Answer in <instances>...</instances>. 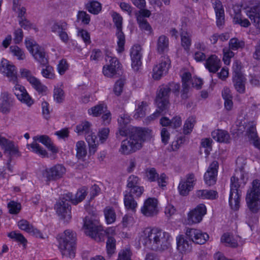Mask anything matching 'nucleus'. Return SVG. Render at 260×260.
Here are the masks:
<instances>
[{
    "instance_id": "46",
    "label": "nucleus",
    "mask_w": 260,
    "mask_h": 260,
    "mask_svg": "<svg viewBox=\"0 0 260 260\" xmlns=\"http://www.w3.org/2000/svg\"><path fill=\"white\" fill-rule=\"evenodd\" d=\"M229 47L233 50H237L240 48H243L245 46V42L236 38L231 39L229 43Z\"/></svg>"
},
{
    "instance_id": "59",
    "label": "nucleus",
    "mask_w": 260,
    "mask_h": 260,
    "mask_svg": "<svg viewBox=\"0 0 260 260\" xmlns=\"http://www.w3.org/2000/svg\"><path fill=\"white\" fill-rule=\"evenodd\" d=\"M67 24L65 22H55L51 27L52 32L57 33L60 30H67Z\"/></svg>"
},
{
    "instance_id": "35",
    "label": "nucleus",
    "mask_w": 260,
    "mask_h": 260,
    "mask_svg": "<svg viewBox=\"0 0 260 260\" xmlns=\"http://www.w3.org/2000/svg\"><path fill=\"white\" fill-rule=\"evenodd\" d=\"M220 241L221 242L224 244L226 246L235 248L238 245L237 241L233 238V236L229 233H224L223 234L221 237Z\"/></svg>"
},
{
    "instance_id": "8",
    "label": "nucleus",
    "mask_w": 260,
    "mask_h": 260,
    "mask_svg": "<svg viewBox=\"0 0 260 260\" xmlns=\"http://www.w3.org/2000/svg\"><path fill=\"white\" fill-rule=\"evenodd\" d=\"M179 84L172 83L160 87L156 98V103L161 110L169 106V94L171 90L175 92L179 91Z\"/></svg>"
},
{
    "instance_id": "14",
    "label": "nucleus",
    "mask_w": 260,
    "mask_h": 260,
    "mask_svg": "<svg viewBox=\"0 0 260 260\" xmlns=\"http://www.w3.org/2000/svg\"><path fill=\"white\" fill-rule=\"evenodd\" d=\"M207 209L205 205L200 204L194 209L191 210L187 215V221L189 224L200 222L203 216L206 214Z\"/></svg>"
},
{
    "instance_id": "18",
    "label": "nucleus",
    "mask_w": 260,
    "mask_h": 260,
    "mask_svg": "<svg viewBox=\"0 0 260 260\" xmlns=\"http://www.w3.org/2000/svg\"><path fill=\"white\" fill-rule=\"evenodd\" d=\"M218 168V162L213 161L208 167L204 175V180L209 186L214 185L217 180V175Z\"/></svg>"
},
{
    "instance_id": "17",
    "label": "nucleus",
    "mask_w": 260,
    "mask_h": 260,
    "mask_svg": "<svg viewBox=\"0 0 260 260\" xmlns=\"http://www.w3.org/2000/svg\"><path fill=\"white\" fill-rule=\"evenodd\" d=\"M196 179L193 174H189L186 176V180H181L178 186L179 193L182 196H186L191 191L195 184Z\"/></svg>"
},
{
    "instance_id": "39",
    "label": "nucleus",
    "mask_w": 260,
    "mask_h": 260,
    "mask_svg": "<svg viewBox=\"0 0 260 260\" xmlns=\"http://www.w3.org/2000/svg\"><path fill=\"white\" fill-rule=\"evenodd\" d=\"M86 140L88 144L89 154H94L97 150L98 145V143L96 141V136L88 135L86 137Z\"/></svg>"
},
{
    "instance_id": "40",
    "label": "nucleus",
    "mask_w": 260,
    "mask_h": 260,
    "mask_svg": "<svg viewBox=\"0 0 260 260\" xmlns=\"http://www.w3.org/2000/svg\"><path fill=\"white\" fill-rule=\"evenodd\" d=\"M104 212L107 224H111L115 221L116 215L114 210L112 208L107 207L104 209Z\"/></svg>"
},
{
    "instance_id": "19",
    "label": "nucleus",
    "mask_w": 260,
    "mask_h": 260,
    "mask_svg": "<svg viewBox=\"0 0 260 260\" xmlns=\"http://www.w3.org/2000/svg\"><path fill=\"white\" fill-rule=\"evenodd\" d=\"M211 3L216 15V24L218 27H220L224 23L223 6L220 0H211Z\"/></svg>"
},
{
    "instance_id": "7",
    "label": "nucleus",
    "mask_w": 260,
    "mask_h": 260,
    "mask_svg": "<svg viewBox=\"0 0 260 260\" xmlns=\"http://www.w3.org/2000/svg\"><path fill=\"white\" fill-rule=\"evenodd\" d=\"M245 200L247 208L251 213H256L260 210V181L254 180L252 186L247 190Z\"/></svg>"
},
{
    "instance_id": "51",
    "label": "nucleus",
    "mask_w": 260,
    "mask_h": 260,
    "mask_svg": "<svg viewBox=\"0 0 260 260\" xmlns=\"http://www.w3.org/2000/svg\"><path fill=\"white\" fill-rule=\"evenodd\" d=\"M27 146L28 147H30L32 152L39 154L43 157H45L47 155L46 151L36 142H32L31 144H28Z\"/></svg>"
},
{
    "instance_id": "55",
    "label": "nucleus",
    "mask_w": 260,
    "mask_h": 260,
    "mask_svg": "<svg viewBox=\"0 0 260 260\" xmlns=\"http://www.w3.org/2000/svg\"><path fill=\"white\" fill-rule=\"evenodd\" d=\"M233 21L235 24L240 25L241 26L247 27L250 25L249 21L246 18H243L240 15L237 14L234 17Z\"/></svg>"
},
{
    "instance_id": "37",
    "label": "nucleus",
    "mask_w": 260,
    "mask_h": 260,
    "mask_svg": "<svg viewBox=\"0 0 260 260\" xmlns=\"http://www.w3.org/2000/svg\"><path fill=\"white\" fill-rule=\"evenodd\" d=\"M169 46V39L164 36H160L157 42V50L158 52L161 53L168 49Z\"/></svg>"
},
{
    "instance_id": "27",
    "label": "nucleus",
    "mask_w": 260,
    "mask_h": 260,
    "mask_svg": "<svg viewBox=\"0 0 260 260\" xmlns=\"http://www.w3.org/2000/svg\"><path fill=\"white\" fill-rule=\"evenodd\" d=\"M247 133L250 142L255 148L260 150V139L258 137L255 126L251 124L247 129Z\"/></svg>"
},
{
    "instance_id": "6",
    "label": "nucleus",
    "mask_w": 260,
    "mask_h": 260,
    "mask_svg": "<svg viewBox=\"0 0 260 260\" xmlns=\"http://www.w3.org/2000/svg\"><path fill=\"white\" fill-rule=\"evenodd\" d=\"M85 233L98 242L104 241L106 234H112L114 230L112 228L104 230L102 225L97 220H92L86 217L84 220Z\"/></svg>"
},
{
    "instance_id": "62",
    "label": "nucleus",
    "mask_w": 260,
    "mask_h": 260,
    "mask_svg": "<svg viewBox=\"0 0 260 260\" xmlns=\"http://www.w3.org/2000/svg\"><path fill=\"white\" fill-rule=\"evenodd\" d=\"M231 49L225 48L223 49V60L225 64H229L230 62V59L234 56V53Z\"/></svg>"
},
{
    "instance_id": "43",
    "label": "nucleus",
    "mask_w": 260,
    "mask_h": 260,
    "mask_svg": "<svg viewBox=\"0 0 260 260\" xmlns=\"http://www.w3.org/2000/svg\"><path fill=\"white\" fill-rule=\"evenodd\" d=\"M103 73L105 76L108 78H117L122 74V73L117 71L116 69L110 68L107 64L104 66Z\"/></svg>"
},
{
    "instance_id": "10",
    "label": "nucleus",
    "mask_w": 260,
    "mask_h": 260,
    "mask_svg": "<svg viewBox=\"0 0 260 260\" xmlns=\"http://www.w3.org/2000/svg\"><path fill=\"white\" fill-rule=\"evenodd\" d=\"M73 194L69 193L63 194L55 205V209L57 214L62 219L67 220L71 218V206L70 202Z\"/></svg>"
},
{
    "instance_id": "32",
    "label": "nucleus",
    "mask_w": 260,
    "mask_h": 260,
    "mask_svg": "<svg viewBox=\"0 0 260 260\" xmlns=\"http://www.w3.org/2000/svg\"><path fill=\"white\" fill-rule=\"evenodd\" d=\"M85 8L89 13L96 15L101 11L102 5L96 1H91L85 5Z\"/></svg>"
},
{
    "instance_id": "36",
    "label": "nucleus",
    "mask_w": 260,
    "mask_h": 260,
    "mask_svg": "<svg viewBox=\"0 0 260 260\" xmlns=\"http://www.w3.org/2000/svg\"><path fill=\"white\" fill-rule=\"evenodd\" d=\"M116 36L117 38V48L118 53L122 52L124 50V44L125 43V37L122 29L117 30Z\"/></svg>"
},
{
    "instance_id": "26",
    "label": "nucleus",
    "mask_w": 260,
    "mask_h": 260,
    "mask_svg": "<svg viewBox=\"0 0 260 260\" xmlns=\"http://www.w3.org/2000/svg\"><path fill=\"white\" fill-rule=\"evenodd\" d=\"M211 136L215 140L220 143H228L230 142V136L227 131L216 129L212 132Z\"/></svg>"
},
{
    "instance_id": "53",
    "label": "nucleus",
    "mask_w": 260,
    "mask_h": 260,
    "mask_svg": "<svg viewBox=\"0 0 260 260\" xmlns=\"http://www.w3.org/2000/svg\"><path fill=\"white\" fill-rule=\"evenodd\" d=\"M45 68L43 69L41 71L42 76L47 79H53L55 78L54 69L52 67L49 65H46Z\"/></svg>"
},
{
    "instance_id": "23",
    "label": "nucleus",
    "mask_w": 260,
    "mask_h": 260,
    "mask_svg": "<svg viewBox=\"0 0 260 260\" xmlns=\"http://www.w3.org/2000/svg\"><path fill=\"white\" fill-rule=\"evenodd\" d=\"M205 67L211 73H216L221 67L220 60L216 55H211L206 60Z\"/></svg>"
},
{
    "instance_id": "5",
    "label": "nucleus",
    "mask_w": 260,
    "mask_h": 260,
    "mask_svg": "<svg viewBox=\"0 0 260 260\" xmlns=\"http://www.w3.org/2000/svg\"><path fill=\"white\" fill-rule=\"evenodd\" d=\"M57 240L62 254L73 258L75 256L77 235L71 230H67L57 236Z\"/></svg>"
},
{
    "instance_id": "12",
    "label": "nucleus",
    "mask_w": 260,
    "mask_h": 260,
    "mask_svg": "<svg viewBox=\"0 0 260 260\" xmlns=\"http://www.w3.org/2000/svg\"><path fill=\"white\" fill-rule=\"evenodd\" d=\"M171 66V60L168 56H161L159 63L153 69L152 77L155 80H159L166 75Z\"/></svg>"
},
{
    "instance_id": "4",
    "label": "nucleus",
    "mask_w": 260,
    "mask_h": 260,
    "mask_svg": "<svg viewBox=\"0 0 260 260\" xmlns=\"http://www.w3.org/2000/svg\"><path fill=\"white\" fill-rule=\"evenodd\" d=\"M146 134L147 131L142 128H132L129 137L121 142L119 152L123 155H129L140 149Z\"/></svg>"
},
{
    "instance_id": "52",
    "label": "nucleus",
    "mask_w": 260,
    "mask_h": 260,
    "mask_svg": "<svg viewBox=\"0 0 260 260\" xmlns=\"http://www.w3.org/2000/svg\"><path fill=\"white\" fill-rule=\"evenodd\" d=\"M10 50L14 56L17 57L19 60H23L25 58L23 51L17 46H11Z\"/></svg>"
},
{
    "instance_id": "13",
    "label": "nucleus",
    "mask_w": 260,
    "mask_h": 260,
    "mask_svg": "<svg viewBox=\"0 0 260 260\" xmlns=\"http://www.w3.org/2000/svg\"><path fill=\"white\" fill-rule=\"evenodd\" d=\"M246 15L253 25L260 29V1H253L246 11Z\"/></svg>"
},
{
    "instance_id": "15",
    "label": "nucleus",
    "mask_w": 260,
    "mask_h": 260,
    "mask_svg": "<svg viewBox=\"0 0 260 260\" xmlns=\"http://www.w3.org/2000/svg\"><path fill=\"white\" fill-rule=\"evenodd\" d=\"M185 234L193 243L198 244L205 243L209 239V235L206 233H204L201 230L195 229L187 228Z\"/></svg>"
},
{
    "instance_id": "25",
    "label": "nucleus",
    "mask_w": 260,
    "mask_h": 260,
    "mask_svg": "<svg viewBox=\"0 0 260 260\" xmlns=\"http://www.w3.org/2000/svg\"><path fill=\"white\" fill-rule=\"evenodd\" d=\"M35 141H39L44 144L53 153H57L58 152V148L53 144L49 137L46 135L36 136L34 137Z\"/></svg>"
},
{
    "instance_id": "44",
    "label": "nucleus",
    "mask_w": 260,
    "mask_h": 260,
    "mask_svg": "<svg viewBox=\"0 0 260 260\" xmlns=\"http://www.w3.org/2000/svg\"><path fill=\"white\" fill-rule=\"evenodd\" d=\"M87 194V188L86 187H82L77 191L75 199H73V197L70 201L73 204L76 205L82 201L85 198Z\"/></svg>"
},
{
    "instance_id": "56",
    "label": "nucleus",
    "mask_w": 260,
    "mask_h": 260,
    "mask_svg": "<svg viewBox=\"0 0 260 260\" xmlns=\"http://www.w3.org/2000/svg\"><path fill=\"white\" fill-rule=\"evenodd\" d=\"M112 17L117 30L122 29L123 20L122 16L117 12H113Z\"/></svg>"
},
{
    "instance_id": "34",
    "label": "nucleus",
    "mask_w": 260,
    "mask_h": 260,
    "mask_svg": "<svg viewBox=\"0 0 260 260\" xmlns=\"http://www.w3.org/2000/svg\"><path fill=\"white\" fill-rule=\"evenodd\" d=\"M90 123L88 121H84L76 126V130L78 133H84L85 138L87 136H95L94 134L90 131Z\"/></svg>"
},
{
    "instance_id": "33",
    "label": "nucleus",
    "mask_w": 260,
    "mask_h": 260,
    "mask_svg": "<svg viewBox=\"0 0 260 260\" xmlns=\"http://www.w3.org/2000/svg\"><path fill=\"white\" fill-rule=\"evenodd\" d=\"M29 83L39 94H45L47 90V87L43 84L39 79L35 77L34 78H31Z\"/></svg>"
},
{
    "instance_id": "24",
    "label": "nucleus",
    "mask_w": 260,
    "mask_h": 260,
    "mask_svg": "<svg viewBox=\"0 0 260 260\" xmlns=\"http://www.w3.org/2000/svg\"><path fill=\"white\" fill-rule=\"evenodd\" d=\"M0 145L4 149L5 152H8L11 156L18 152V149L12 141L9 140L0 136Z\"/></svg>"
},
{
    "instance_id": "58",
    "label": "nucleus",
    "mask_w": 260,
    "mask_h": 260,
    "mask_svg": "<svg viewBox=\"0 0 260 260\" xmlns=\"http://www.w3.org/2000/svg\"><path fill=\"white\" fill-rule=\"evenodd\" d=\"M53 97L54 100L58 103H62L64 100V92L60 88H55L54 89Z\"/></svg>"
},
{
    "instance_id": "47",
    "label": "nucleus",
    "mask_w": 260,
    "mask_h": 260,
    "mask_svg": "<svg viewBox=\"0 0 260 260\" xmlns=\"http://www.w3.org/2000/svg\"><path fill=\"white\" fill-rule=\"evenodd\" d=\"M145 177L150 182H155L158 178V174L154 168H148L145 170Z\"/></svg>"
},
{
    "instance_id": "11",
    "label": "nucleus",
    "mask_w": 260,
    "mask_h": 260,
    "mask_svg": "<svg viewBox=\"0 0 260 260\" xmlns=\"http://www.w3.org/2000/svg\"><path fill=\"white\" fill-rule=\"evenodd\" d=\"M66 172V169L62 165L57 164L44 170L43 176L47 182L56 181L61 178Z\"/></svg>"
},
{
    "instance_id": "64",
    "label": "nucleus",
    "mask_w": 260,
    "mask_h": 260,
    "mask_svg": "<svg viewBox=\"0 0 260 260\" xmlns=\"http://www.w3.org/2000/svg\"><path fill=\"white\" fill-rule=\"evenodd\" d=\"M18 226L21 230L29 233L32 229V225L26 220L22 219L18 221Z\"/></svg>"
},
{
    "instance_id": "38",
    "label": "nucleus",
    "mask_w": 260,
    "mask_h": 260,
    "mask_svg": "<svg viewBox=\"0 0 260 260\" xmlns=\"http://www.w3.org/2000/svg\"><path fill=\"white\" fill-rule=\"evenodd\" d=\"M148 104L145 101L140 102L135 109L134 117L135 119L143 117L146 115V108Z\"/></svg>"
},
{
    "instance_id": "16",
    "label": "nucleus",
    "mask_w": 260,
    "mask_h": 260,
    "mask_svg": "<svg viewBox=\"0 0 260 260\" xmlns=\"http://www.w3.org/2000/svg\"><path fill=\"white\" fill-rule=\"evenodd\" d=\"M158 201L155 198H149L147 199L141 207V213L147 217H152L158 213Z\"/></svg>"
},
{
    "instance_id": "41",
    "label": "nucleus",
    "mask_w": 260,
    "mask_h": 260,
    "mask_svg": "<svg viewBox=\"0 0 260 260\" xmlns=\"http://www.w3.org/2000/svg\"><path fill=\"white\" fill-rule=\"evenodd\" d=\"M107 110V106L104 104H98L88 110V113L94 116H100Z\"/></svg>"
},
{
    "instance_id": "31",
    "label": "nucleus",
    "mask_w": 260,
    "mask_h": 260,
    "mask_svg": "<svg viewBox=\"0 0 260 260\" xmlns=\"http://www.w3.org/2000/svg\"><path fill=\"white\" fill-rule=\"evenodd\" d=\"M180 37L182 46L186 51H188L191 44V35L186 30L181 29Z\"/></svg>"
},
{
    "instance_id": "2",
    "label": "nucleus",
    "mask_w": 260,
    "mask_h": 260,
    "mask_svg": "<svg viewBox=\"0 0 260 260\" xmlns=\"http://www.w3.org/2000/svg\"><path fill=\"white\" fill-rule=\"evenodd\" d=\"M0 71L9 78V81L15 84L13 92L17 99L28 107L34 104V100L27 92L25 87L18 84L17 73L16 67L7 60H2L0 66Z\"/></svg>"
},
{
    "instance_id": "42",
    "label": "nucleus",
    "mask_w": 260,
    "mask_h": 260,
    "mask_svg": "<svg viewBox=\"0 0 260 260\" xmlns=\"http://www.w3.org/2000/svg\"><path fill=\"white\" fill-rule=\"evenodd\" d=\"M76 156L79 159H82L87 154L85 143L83 141H78L76 143Z\"/></svg>"
},
{
    "instance_id": "54",
    "label": "nucleus",
    "mask_w": 260,
    "mask_h": 260,
    "mask_svg": "<svg viewBox=\"0 0 260 260\" xmlns=\"http://www.w3.org/2000/svg\"><path fill=\"white\" fill-rule=\"evenodd\" d=\"M108 57L110 58V59L109 60V64H108L107 65L109 66L110 68H112L113 69H116L117 71L122 73V66L118 59L115 57L108 56Z\"/></svg>"
},
{
    "instance_id": "60",
    "label": "nucleus",
    "mask_w": 260,
    "mask_h": 260,
    "mask_svg": "<svg viewBox=\"0 0 260 260\" xmlns=\"http://www.w3.org/2000/svg\"><path fill=\"white\" fill-rule=\"evenodd\" d=\"M8 236L10 238L14 239L23 245H25L26 243V239L21 234L17 233L15 232H12L9 233Z\"/></svg>"
},
{
    "instance_id": "49",
    "label": "nucleus",
    "mask_w": 260,
    "mask_h": 260,
    "mask_svg": "<svg viewBox=\"0 0 260 260\" xmlns=\"http://www.w3.org/2000/svg\"><path fill=\"white\" fill-rule=\"evenodd\" d=\"M137 22L141 30L148 31L149 33L152 32V27L146 19H142L141 17H138Z\"/></svg>"
},
{
    "instance_id": "3",
    "label": "nucleus",
    "mask_w": 260,
    "mask_h": 260,
    "mask_svg": "<svg viewBox=\"0 0 260 260\" xmlns=\"http://www.w3.org/2000/svg\"><path fill=\"white\" fill-rule=\"evenodd\" d=\"M247 180V174L243 169L236 170L231 178L229 204L233 210H237L240 207L241 188L245 186Z\"/></svg>"
},
{
    "instance_id": "21",
    "label": "nucleus",
    "mask_w": 260,
    "mask_h": 260,
    "mask_svg": "<svg viewBox=\"0 0 260 260\" xmlns=\"http://www.w3.org/2000/svg\"><path fill=\"white\" fill-rule=\"evenodd\" d=\"M141 47L140 45H134L131 49V57L132 60V67L134 70L137 71L141 66L142 54Z\"/></svg>"
},
{
    "instance_id": "22",
    "label": "nucleus",
    "mask_w": 260,
    "mask_h": 260,
    "mask_svg": "<svg viewBox=\"0 0 260 260\" xmlns=\"http://www.w3.org/2000/svg\"><path fill=\"white\" fill-rule=\"evenodd\" d=\"M177 249L182 253H187L192 250V242L184 235H179L176 238Z\"/></svg>"
},
{
    "instance_id": "20",
    "label": "nucleus",
    "mask_w": 260,
    "mask_h": 260,
    "mask_svg": "<svg viewBox=\"0 0 260 260\" xmlns=\"http://www.w3.org/2000/svg\"><path fill=\"white\" fill-rule=\"evenodd\" d=\"M14 104V99L7 92H4L0 96V112L6 114L10 112Z\"/></svg>"
},
{
    "instance_id": "29",
    "label": "nucleus",
    "mask_w": 260,
    "mask_h": 260,
    "mask_svg": "<svg viewBox=\"0 0 260 260\" xmlns=\"http://www.w3.org/2000/svg\"><path fill=\"white\" fill-rule=\"evenodd\" d=\"M233 82L236 90L240 93H244L245 91V78L244 75L233 76Z\"/></svg>"
},
{
    "instance_id": "50",
    "label": "nucleus",
    "mask_w": 260,
    "mask_h": 260,
    "mask_svg": "<svg viewBox=\"0 0 260 260\" xmlns=\"http://www.w3.org/2000/svg\"><path fill=\"white\" fill-rule=\"evenodd\" d=\"M125 192L130 194L131 195H133L136 198H140L143 193L144 188L143 186H141L138 185L136 186L126 189Z\"/></svg>"
},
{
    "instance_id": "61",
    "label": "nucleus",
    "mask_w": 260,
    "mask_h": 260,
    "mask_svg": "<svg viewBox=\"0 0 260 260\" xmlns=\"http://www.w3.org/2000/svg\"><path fill=\"white\" fill-rule=\"evenodd\" d=\"M139 180V178L137 176L134 175L129 176L127 180L126 189L138 185Z\"/></svg>"
},
{
    "instance_id": "57",
    "label": "nucleus",
    "mask_w": 260,
    "mask_h": 260,
    "mask_svg": "<svg viewBox=\"0 0 260 260\" xmlns=\"http://www.w3.org/2000/svg\"><path fill=\"white\" fill-rule=\"evenodd\" d=\"M20 204L14 201H11L8 204V208L11 214H17L21 209Z\"/></svg>"
},
{
    "instance_id": "30",
    "label": "nucleus",
    "mask_w": 260,
    "mask_h": 260,
    "mask_svg": "<svg viewBox=\"0 0 260 260\" xmlns=\"http://www.w3.org/2000/svg\"><path fill=\"white\" fill-rule=\"evenodd\" d=\"M196 196L203 199L214 200L217 198L218 193L215 190L203 189L197 190Z\"/></svg>"
},
{
    "instance_id": "45",
    "label": "nucleus",
    "mask_w": 260,
    "mask_h": 260,
    "mask_svg": "<svg viewBox=\"0 0 260 260\" xmlns=\"http://www.w3.org/2000/svg\"><path fill=\"white\" fill-rule=\"evenodd\" d=\"M196 123V118L194 117H189L186 120L183 126V133L187 135L190 134Z\"/></svg>"
},
{
    "instance_id": "28",
    "label": "nucleus",
    "mask_w": 260,
    "mask_h": 260,
    "mask_svg": "<svg viewBox=\"0 0 260 260\" xmlns=\"http://www.w3.org/2000/svg\"><path fill=\"white\" fill-rule=\"evenodd\" d=\"M124 205L127 210L135 212L138 206L137 201L133 195L124 192Z\"/></svg>"
},
{
    "instance_id": "48",
    "label": "nucleus",
    "mask_w": 260,
    "mask_h": 260,
    "mask_svg": "<svg viewBox=\"0 0 260 260\" xmlns=\"http://www.w3.org/2000/svg\"><path fill=\"white\" fill-rule=\"evenodd\" d=\"M106 249L107 254L111 256L115 251L116 240L112 237H108L106 242Z\"/></svg>"
},
{
    "instance_id": "1",
    "label": "nucleus",
    "mask_w": 260,
    "mask_h": 260,
    "mask_svg": "<svg viewBox=\"0 0 260 260\" xmlns=\"http://www.w3.org/2000/svg\"><path fill=\"white\" fill-rule=\"evenodd\" d=\"M141 239L146 247L154 251H165L171 246L170 235L156 228H145L141 235Z\"/></svg>"
},
{
    "instance_id": "9",
    "label": "nucleus",
    "mask_w": 260,
    "mask_h": 260,
    "mask_svg": "<svg viewBox=\"0 0 260 260\" xmlns=\"http://www.w3.org/2000/svg\"><path fill=\"white\" fill-rule=\"evenodd\" d=\"M26 48L34 56V58L42 66L48 63V59L44 49L36 43L31 39L26 38L25 40Z\"/></svg>"
},
{
    "instance_id": "63",
    "label": "nucleus",
    "mask_w": 260,
    "mask_h": 260,
    "mask_svg": "<svg viewBox=\"0 0 260 260\" xmlns=\"http://www.w3.org/2000/svg\"><path fill=\"white\" fill-rule=\"evenodd\" d=\"M131 255L132 253L129 249H123L119 252L118 257L117 260H132Z\"/></svg>"
}]
</instances>
